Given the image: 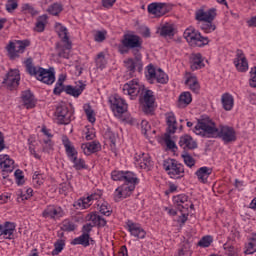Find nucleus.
Returning <instances> with one entry per match:
<instances>
[{"instance_id": "63", "label": "nucleus", "mask_w": 256, "mask_h": 256, "mask_svg": "<svg viewBox=\"0 0 256 256\" xmlns=\"http://www.w3.org/2000/svg\"><path fill=\"white\" fill-rule=\"evenodd\" d=\"M94 39L97 43H102V41H105V32L98 31L95 34Z\"/></svg>"}, {"instance_id": "44", "label": "nucleus", "mask_w": 256, "mask_h": 256, "mask_svg": "<svg viewBox=\"0 0 256 256\" xmlns=\"http://www.w3.org/2000/svg\"><path fill=\"white\" fill-rule=\"evenodd\" d=\"M45 182V179L43 178V174H41L39 171L34 172L32 176V185L36 188L41 187L43 183Z\"/></svg>"}, {"instance_id": "48", "label": "nucleus", "mask_w": 256, "mask_h": 256, "mask_svg": "<svg viewBox=\"0 0 256 256\" xmlns=\"http://www.w3.org/2000/svg\"><path fill=\"white\" fill-rule=\"evenodd\" d=\"M201 29L204 31V33H213L215 29H217V26H215V23H213V20L203 22L201 24Z\"/></svg>"}, {"instance_id": "16", "label": "nucleus", "mask_w": 256, "mask_h": 256, "mask_svg": "<svg viewBox=\"0 0 256 256\" xmlns=\"http://www.w3.org/2000/svg\"><path fill=\"white\" fill-rule=\"evenodd\" d=\"M134 163L139 169H145L146 171H151L153 167V161H151V156L146 153L135 154Z\"/></svg>"}, {"instance_id": "20", "label": "nucleus", "mask_w": 256, "mask_h": 256, "mask_svg": "<svg viewBox=\"0 0 256 256\" xmlns=\"http://www.w3.org/2000/svg\"><path fill=\"white\" fill-rule=\"evenodd\" d=\"M234 65L237 71H240L241 73H245V71H248L249 63L247 62V58L245 57V53H243V50L236 51V58L234 59Z\"/></svg>"}, {"instance_id": "46", "label": "nucleus", "mask_w": 256, "mask_h": 256, "mask_svg": "<svg viewBox=\"0 0 256 256\" xmlns=\"http://www.w3.org/2000/svg\"><path fill=\"white\" fill-rule=\"evenodd\" d=\"M22 11L26 13V15H31V17H36V15H39V11L29 3L22 5Z\"/></svg>"}, {"instance_id": "7", "label": "nucleus", "mask_w": 256, "mask_h": 256, "mask_svg": "<svg viewBox=\"0 0 256 256\" xmlns=\"http://www.w3.org/2000/svg\"><path fill=\"white\" fill-rule=\"evenodd\" d=\"M122 45L127 49H133L132 53L135 57H141V53H139V49H141V38L137 35L126 34L122 40Z\"/></svg>"}, {"instance_id": "12", "label": "nucleus", "mask_w": 256, "mask_h": 256, "mask_svg": "<svg viewBox=\"0 0 256 256\" xmlns=\"http://www.w3.org/2000/svg\"><path fill=\"white\" fill-rule=\"evenodd\" d=\"M171 5L161 2H153L148 5V13L154 15V17H163L171 11Z\"/></svg>"}, {"instance_id": "56", "label": "nucleus", "mask_w": 256, "mask_h": 256, "mask_svg": "<svg viewBox=\"0 0 256 256\" xmlns=\"http://www.w3.org/2000/svg\"><path fill=\"white\" fill-rule=\"evenodd\" d=\"M103 197V192L101 190H95L92 194L88 195L91 203H95V201H99Z\"/></svg>"}, {"instance_id": "9", "label": "nucleus", "mask_w": 256, "mask_h": 256, "mask_svg": "<svg viewBox=\"0 0 256 256\" xmlns=\"http://www.w3.org/2000/svg\"><path fill=\"white\" fill-rule=\"evenodd\" d=\"M56 123L58 125H69L73 120V112L65 104L57 106L55 111Z\"/></svg>"}, {"instance_id": "1", "label": "nucleus", "mask_w": 256, "mask_h": 256, "mask_svg": "<svg viewBox=\"0 0 256 256\" xmlns=\"http://www.w3.org/2000/svg\"><path fill=\"white\" fill-rule=\"evenodd\" d=\"M193 131L196 135L206 137L207 139H217V137H219L224 143L237 141V134L233 127L220 125L217 128L215 122L209 117L199 119Z\"/></svg>"}, {"instance_id": "61", "label": "nucleus", "mask_w": 256, "mask_h": 256, "mask_svg": "<svg viewBox=\"0 0 256 256\" xmlns=\"http://www.w3.org/2000/svg\"><path fill=\"white\" fill-rule=\"evenodd\" d=\"M33 197V188H25V193L22 194V200L31 199Z\"/></svg>"}, {"instance_id": "41", "label": "nucleus", "mask_w": 256, "mask_h": 256, "mask_svg": "<svg viewBox=\"0 0 256 256\" xmlns=\"http://www.w3.org/2000/svg\"><path fill=\"white\" fill-rule=\"evenodd\" d=\"M71 163H73L74 169L76 171H82V169H87V164L85 163V160L82 158H78L75 156L74 158H70Z\"/></svg>"}, {"instance_id": "4", "label": "nucleus", "mask_w": 256, "mask_h": 256, "mask_svg": "<svg viewBox=\"0 0 256 256\" xmlns=\"http://www.w3.org/2000/svg\"><path fill=\"white\" fill-rule=\"evenodd\" d=\"M163 169L170 179H183L185 177V166L175 159H165L163 161Z\"/></svg>"}, {"instance_id": "5", "label": "nucleus", "mask_w": 256, "mask_h": 256, "mask_svg": "<svg viewBox=\"0 0 256 256\" xmlns=\"http://www.w3.org/2000/svg\"><path fill=\"white\" fill-rule=\"evenodd\" d=\"M183 37L191 47H205L209 44V38L201 36V33L193 27L187 28Z\"/></svg>"}, {"instance_id": "58", "label": "nucleus", "mask_w": 256, "mask_h": 256, "mask_svg": "<svg viewBox=\"0 0 256 256\" xmlns=\"http://www.w3.org/2000/svg\"><path fill=\"white\" fill-rule=\"evenodd\" d=\"M43 151L44 153H53V142L51 139L44 140Z\"/></svg>"}, {"instance_id": "39", "label": "nucleus", "mask_w": 256, "mask_h": 256, "mask_svg": "<svg viewBox=\"0 0 256 256\" xmlns=\"http://www.w3.org/2000/svg\"><path fill=\"white\" fill-rule=\"evenodd\" d=\"M61 11H63V4H61L59 2H55V3L51 4L46 9V12L49 13V15H53L54 17H57V15H59V13H61Z\"/></svg>"}, {"instance_id": "36", "label": "nucleus", "mask_w": 256, "mask_h": 256, "mask_svg": "<svg viewBox=\"0 0 256 256\" xmlns=\"http://www.w3.org/2000/svg\"><path fill=\"white\" fill-rule=\"evenodd\" d=\"M47 19H49V17L46 14L39 16L36 20L34 31L43 33V31H45V25H47Z\"/></svg>"}, {"instance_id": "40", "label": "nucleus", "mask_w": 256, "mask_h": 256, "mask_svg": "<svg viewBox=\"0 0 256 256\" xmlns=\"http://www.w3.org/2000/svg\"><path fill=\"white\" fill-rule=\"evenodd\" d=\"M155 75H157V69H155V66H153V64H149L146 67V72H145L146 79L150 83H155Z\"/></svg>"}, {"instance_id": "30", "label": "nucleus", "mask_w": 256, "mask_h": 256, "mask_svg": "<svg viewBox=\"0 0 256 256\" xmlns=\"http://www.w3.org/2000/svg\"><path fill=\"white\" fill-rule=\"evenodd\" d=\"M179 145L182 149H197V142L190 135L181 136Z\"/></svg>"}, {"instance_id": "34", "label": "nucleus", "mask_w": 256, "mask_h": 256, "mask_svg": "<svg viewBox=\"0 0 256 256\" xmlns=\"http://www.w3.org/2000/svg\"><path fill=\"white\" fill-rule=\"evenodd\" d=\"M161 37H173L175 35V26L170 23L164 24L158 29Z\"/></svg>"}, {"instance_id": "17", "label": "nucleus", "mask_w": 256, "mask_h": 256, "mask_svg": "<svg viewBox=\"0 0 256 256\" xmlns=\"http://www.w3.org/2000/svg\"><path fill=\"white\" fill-rule=\"evenodd\" d=\"M215 17H217V9L210 8L205 11V9L200 8L195 12L196 21H200L201 23H205L207 21H215Z\"/></svg>"}, {"instance_id": "64", "label": "nucleus", "mask_w": 256, "mask_h": 256, "mask_svg": "<svg viewBox=\"0 0 256 256\" xmlns=\"http://www.w3.org/2000/svg\"><path fill=\"white\" fill-rule=\"evenodd\" d=\"M117 0H102V5L106 9H111Z\"/></svg>"}, {"instance_id": "25", "label": "nucleus", "mask_w": 256, "mask_h": 256, "mask_svg": "<svg viewBox=\"0 0 256 256\" xmlns=\"http://www.w3.org/2000/svg\"><path fill=\"white\" fill-rule=\"evenodd\" d=\"M86 221H89L90 224L94 227H105L107 225V220L99 216L96 212H92L86 216Z\"/></svg>"}, {"instance_id": "19", "label": "nucleus", "mask_w": 256, "mask_h": 256, "mask_svg": "<svg viewBox=\"0 0 256 256\" xmlns=\"http://www.w3.org/2000/svg\"><path fill=\"white\" fill-rule=\"evenodd\" d=\"M124 66L127 71L130 72V75L133 76L135 71L141 73L143 71V62L141 61V56H136V58H128L124 60Z\"/></svg>"}, {"instance_id": "22", "label": "nucleus", "mask_w": 256, "mask_h": 256, "mask_svg": "<svg viewBox=\"0 0 256 256\" xmlns=\"http://www.w3.org/2000/svg\"><path fill=\"white\" fill-rule=\"evenodd\" d=\"M174 203L177 205V207L182 212L185 209L186 211L190 208L193 209L195 206L193 205V202L189 200V197L185 194L177 195L173 198Z\"/></svg>"}, {"instance_id": "15", "label": "nucleus", "mask_w": 256, "mask_h": 256, "mask_svg": "<svg viewBox=\"0 0 256 256\" xmlns=\"http://www.w3.org/2000/svg\"><path fill=\"white\" fill-rule=\"evenodd\" d=\"M113 181H124V183H139V179L133 172H123L114 170L111 173Z\"/></svg>"}, {"instance_id": "42", "label": "nucleus", "mask_w": 256, "mask_h": 256, "mask_svg": "<svg viewBox=\"0 0 256 256\" xmlns=\"http://www.w3.org/2000/svg\"><path fill=\"white\" fill-rule=\"evenodd\" d=\"M89 234H82L72 241V245H83V247H89Z\"/></svg>"}, {"instance_id": "14", "label": "nucleus", "mask_w": 256, "mask_h": 256, "mask_svg": "<svg viewBox=\"0 0 256 256\" xmlns=\"http://www.w3.org/2000/svg\"><path fill=\"white\" fill-rule=\"evenodd\" d=\"M141 89L142 87L141 84H139V80L134 79L124 84L122 91L124 95H129L131 99H135L139 93H141Z\"/></svg>"}, {"instance_id": "62", "label": "nucleus", "mask_w": 256, "mask_h": 256, "mask_svg": "<svg viewBox=\"0 0 256 256\" xmlns=\"http://www.w3.org/2000/svg\"><path fill=\"white\" fill-rule=\"evenodd\" d=\"M223 248L228 253V255H230V256H233L236 253L235 247H233L232 245L224 244Z\"/></svg>"}, {"instance_id": "52", "label": "nucleus", "mask_w": 256, "mask_h": 256, "mask_svg": "<svg viewBox=\"0 0 256 256\" xmlns=\"http://www.w3.org/2000/svg\"><path fill=\"white\" fill-rule=\"evenodd\" d=\"M211 243H213V237L211 236H204L199 242L198 247H210Z\"/></svg>"}, {"instance_id": "31", "label": "nucleus", "mask_w": 256, "mask_h": 256, "mask_svg": "<svg viewBox=\"0 0 256 256\" xmlns=\"http://www.w3.org/2000/svg\"><path fill=\"white\" fill-rule=\"evenodd\" d=\"M190 67L192 71H197V69H202V67H205V64H203V56H201L200 53L191 54Z\"/></svg>"}, {"instance_id": "29", "label": "nucleus", "mask_w": 256, "mask_h": 256, "mask_svg": "<svg viewBox=\"0 0 256 256\" xmlns=\"http://www.w3.org/2000/svg\"><path fill=\"white\" fill-rule=\"evenodd\" d=\"M211 173H213V169L207 166H203L195 172V175L199 183H207V180L209 179V176L211 175Z\"/></svg>"}, {"instance_id": "47", "label": "nucleus", "mask_w": 256, "mask_h": 256, "mask_svg": "<svg viewBox=\"0 0 256 256\" xmlns=\"http://www.w3.org/2000/svg\"><path fill=\"white\" fill-rule=\"evenodd\" d=\"M155 81L157 83H161L162 85H165L169 81V77L163 70L158 69L155 75Z\"/></svg>"}, {"instance_id": "55", "label": "nucleus", "mask_w": 256, "mask_h": 256, "mask_svg": "<svg viewBox=\"0 0 256 256\" xmlns=\"http://www.w3.org/2000/svg\"><path fill=\"white\" fill-rule=\"evenodd\" d=\"M5 7L8 13H13L19 7V4L15 0H8Z\"/></svg>"}, {"instance_id": "53", "label": "nucleus", "mask_w": 256, "mask_h": 256, "mask_svg": "<svg viewBox=\"0 0 256 256\" xmlns=\"http://www.w3.org/2000/svg\"><path fill=\"white\" fill-rule=\"evenodd\" d=\"M62 231H75V224L69 220H64L61 226Z\"/></svg>"}, {"instance_id": "38", "label": "nucleus", "mask_w": 256, "mask_h": 256, "mask_svg": "<svg viewBox=\"0 0 256 256\" xmlns=\"http://www.w3.org/2000/svg\"><path fill=\"white\" fill-rule=\"evenodd\" d=\"M186 85L193 91V93H199V90L201 89V86L199 85V81L197 80V77L190 76L186 80Z\"/></svg>"}, {"instance_id": "59", "label": "nucleus", "mask_w": 256, "mask_h": 256, "mask_svg": "<svg viewBox=\"0 0 256 256\" xmlns=\"http://www.w3.org/2000/svg\"><path fill=\"white\" fill-rule=\"evenodd\" d=\"M100 213L102 215H106V217L111 215V210L109 209V204H107V202H104L100 205Z\"/></svg>"}, {"instance_id": "24", "label": "nucleus", "mask_w": 256, "mask_h": 256, "mask_svg": "<svg viewBox=\"0 0 256 256\" xmlns=\"http://www.w3.org/2000/svg\"><path fill=\"white\" fill-rule=\"evenodd\" d=\"M21 99L26 109H33L37 105V100H35V96L31 93V90L23 91Z\"/></svg>"}, {"instance_id": "49", "label": "nucleus", "mask_w": 256, "mask_h": 256, "mask_svg": "<svg viewBox=\"0 0 256 256\" xmlns=\"http://www.w3.org/2000/svg\"><path fill=\"white\" fill-rule=\"evenodd\" d=\"M63 249H65V240L58 239L54 243V249L52 251V255H59V253H61V251H63Z\"/></svg>"}, {"instance_id": "21", "label": "nucleus", "mask_w": 256, "mask_h": 256, "mask_svg": "<svg viewBox=\"0 0 256 256\" xmlns=\"http://www.w3.org/2000/svg\"><path fill=\"white\" fill-rule=\"evenodd\" d=\"M127 228L132 237H136V239H145V236L147 235V232L139 223L128 221Z\"/></svg>"}, {"instance_id": "27", "label": "nucleus", "mask_w": 256, "mask_h": 256, "mask_svg": "<svg viewBox=\"0 0 256 256\" xmlns=\"http://www.w3.org/2000/svg\"><path fill=\"white\" fill-rule=\"evenodd\" d=\"M17 225L15 222H5L2 226L0 237L4 239H13V233H15Z\"/></svg>"}, {"instance_id": "33", "label": "nucleus", "mask_w": 256, "mask_h": 256, "mask_svg": "<svg viewBox=\"0 0 256 256\" xmlns=\"http://www.w3.org/2000/svg\"><path fill=\"white\" fill-rule=\"evenodd\" d=\"M166 123L168 125V133H175L177 131V118L173 112L166 114Z\"/></svg>"}, {"instance_id": "51", "label": "nucleus", "mask_w": 256, "mask_h": 256, "mask_svg": "<svg viewBox=\"0 0 256 256\" xmlns=\"http://www.w3.org/2000/svg\"><path fill=\"white\" fill-rule=\"evenodd\" d=\"M104 139L107 141H110L112 145H115L117 141V134L111 130V128H108L104 133Z\"/></svg>"}, {"instance_id": "50", "label": "nucleus", "mask_w": 256, "mask_h": 256, "mask_svg": "<svg viewBox=\"0 0 256 256\" xmlns=\"http://www.w3.org/2000/svg\"><path fill=\"white\" fill-rule=\"evenodd\" d=\"M105 65H107V60L105 59V53L100 52L96 57V66L98 69H105Z\"/></svg>"}, {"instance_id": "26", "label": "nucleus", "mask_w": 256, "mask_h": 256, "mask_svg": "<svg viewBox=\"0 0 256 256\" xmlns=\"http://www.w3.org/2000/svg\"><path fill=\"white\" fill-rule=\"evenodd\" d=\"M62 143L64 145V149L69 160L73 159L74 157H77L78 152L75 149V146H73V143H71V140H69L67 136L62 137Z\"/></svg>"}, {"instance_id": "43", "label": "nucleus", "mask_w": 256, "mask_h": 256, "mask_svg": "<svg viewBox=\"0 0 256 256\" xmlns=\"http://www.w3.org/2000/svg\"><path fill=\"white\" fill-rule=\"evenodd\" d=\"M92 205L93 203L91 202V199L89 198V196H87V197L78 199L75 206L78 209H89V207Z\"/></svg>"}, {"instance_id": "13", "label": "nucleus", "mask_w": 256, "mask_h": 256, "mask_svg": "<svg viewBox=\"0 0 256 256\" xmlns=\"http://www.w3.org/2000/svg\"><path fill=\"white\" fill-rule=\"evenodd\" d=\"M19 81H21V74L17 69H11L4 77L3 84L8 89H15L19 87Z\"/></svg>"}, {"instance_id": "45", "label": "nucleus", "mask_w": 256, "mask_h": 256, "mask_svg": "<svg viewBox=\"0 0 256 256\" xmlns=\"http://www.w3.org/2000/svg\"><path fill=\"white\" fill-rule=\"evenodd\" d=\"M83 109H84V112L86 113L89 123H95V121H96L95 110H93V108H91V105L84 104Z\"/></svg>"}, {"instance_id": "2", "label": "nucleus", "mask_w": 256, "mask_h": 256, "mask_svg": "<svg viewBox=\"0 0 256 256\" xmlns=\"http://www.w3.org/2000/svg\"><path fill=\"white\" fill-rule=\"evenodd\" d=\"M26 70L29 75L36 77L38 81L45 83L46 85H53L55 83V72L47 70L45 68L36 67L33 65V60L28 58L25 61Z\"/></svg>"}, {"instance_id": "54", "label": "nucleus", "mask_w": 256, "mask_h": 256, "mask_svg": "<svg viewBox=\"0 0 256 256\" xmlns=\"http://www.w3.org/2000/svg\"><path fill=\"white\" fill-rule=\"evenodd\" d=\"M182 159L187 167H195V160L189 154H183Z\"/></svg>"}, {"instance_id": "10", "label": "nucleus", "mask_w": 256, "mask_h": 256, "mask_svg": "<svg viewBox=\"0 0 256 256\" xmlns=\"http://www.w3.org/2000/svg\"><path fill=\"white\" fill-rule=\"evenodd\" d=\"M140 105L142 107V111L147 115L151 114L155 109V95L153 94V91L144 90L143 95L140 98Z\"/></svg>"}, {"instance_id": "35", "label": "nucleus", "mask_w": 256, "mask_h": 256, "mask_svg": "<svg viewBox=\"0 0 256 256\" xmlns=\"http://www.w3.org/2000/svg\"><path fill=\"white\" fill-rule=\"evenodd\" d=\"M84 89H85V85L83 84L75 87L68 85L65 87V93H67V95H71L72 97H79V95L83 93Z\"/></svg>"}, {"instance_id": "28", "label": "nucleus", "mask_w": 256, "mask_h": 256, "mask_svg": "<svg viewBox=\"0 0 256 256\" xmlns=\"http://www.w3.org/2000/svg\"><path fill=\"white\" fill-rule=\"evenodd\" d=\"M81 149L84 155H91L92 153H97L101 151V144L99 142H88L81 145Z\"/></svg>"}, {"instance_id": "37", "label": "nucleus", "mask_w": 256, "mask_h": 256, "mask_svg": "<svg viewBox=\"0 0 256 256\" xmlns=\"http://www.w3.org/2000/svg\"><path fill=\"white\" fill-rule=\"evenodd\" d=\"M192 101H193V98L191 97V93L183 92L179 96L178 107L180 108L187 107V105H189Z\"/></svg>"}, {"instance_id": "57", "label": "nucleus", "mask_w": 256, "mask_h": 256, "mask_svg": "<svg viewBox=\"0 0 256 256\" xmlns=\"http://www.w3.org/2000/svg\"><path fill=\"white\" fill-rule=\"evenodd\" d=\"M141 131L143 135H149L151 133V125L147 120L141 121Z\"/></svg>"}, {"instance_id": "18", "label": "nucleus", "mask_w": 256, "mask_h": 256, "mask_svg": "<svg viewBox=\"0 0 256 256\" xmlns=\"http://www.w3.org/2000/svg\"><path fill=\"white\" fill-rule=\"evenodd\" d=\"M65 215L63 208L57 205H48L42 212L44 219H61Z\"/></svg>"}, {"instance_id": "23", "label": "nucleus", "mask_w": 256, "mask_h": 256, "mask_svg": "<svg viewBox=\"0 0 256 256\" xmlns=\"http://www.w3.org/2000/svg\"><path fill=\"white\" fill-rule=\"evenodd\" d=\"M0 167L2 171L11 173L15 169V161L7 154L0 155Z\"/></svg>"}, {"instance_id": "32", "label": "nucleus", "mask_w": 256, "mask_h": 256, "mask_svg": "<svg viewBox=\"0 0 256 256\" xmlns=\"http://www.w3.org/2000/svg\"><path fill=\"white\" fill-rule=\"evenodd\" d=\"M221 103L225 111H231V109H233V105H235V99H233V95L224 93L221 97Z\"/></svg>"}, {"instance_id": "11", "label": "nucleus", "mask_w": 256, "mask_h": 256, "mask_svg": "<svg viewBox=\"0 0 256 256\" xmlns=\"http://www.w3.org/2000/svg\"><path fill=\"white\" fill-rule=\"evenodd\" d=\"M26 47H29V40L10 42L6 49L10 55V59L19 57V53H24Z\"/></svg>"}, {"instance_id": "60", "label": "nucleus", "mask_w": 256, "mask_h": 256, "mask_svg": "<svg viewBox=\"0 0 256 256\" xmlns=\"http://www.w3.org/2000/svg\"><path fill=\"white\" fill-rule=\"evenodd\" d=\"M164 141L166 143V147L168 149H175L177 146L175 145V142L171 140V136L169 134H165Z\"/></svg>"}, {"instance_id": "8", "label": "nucleus", "mask_w": 256, "mask_h": 256, "mask_svg": "<svg viewBox=\"0 0 256 256\" xmlns=\"http://www.w3.org/2000/svg\"><path fill=\"white\" fill-rule=\"evenodd\" d=\"M109 103L115 117H121L123 113H126L128 105L121 96L117 94L110 96Z\"/></svg>"}, {"instance_id": "6", "label": "nucleus", "mask_w": 256, "mask_h": 256, "mask_svg": "<svg viewBox=\"0 0 256 256\" xmlns=\"http://www.w3.org/2000/svg\"><path fill=\"white\" fill-rule=\"evenodd\" d=\"M139 182H130L124 183L118 188L115 189L113 193V199L115 203H119L123 201V199H127V197H131V193L135 191V185Z\"/></svg>"}, {"instance_id": "3", "label": "nucleus", "mask_w": 256, "mask_h": 256, "mask_svg": "<svg viewBox=\"0 0 256 256\" xmlns=\"http://www.w3.org/2000/svg\"><path fill=\"white\" fill-rule=\"evenodd\" d=\"M57 33L61 39V42L56 44V50L58 53V57L62 59H69V55L71 53L72 44L69 41V36L67 35V28L65 26L59 24L57 27Z\"/></svg>"}]
</instances>
